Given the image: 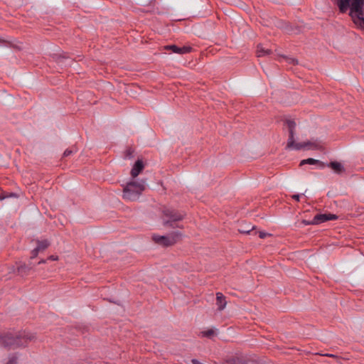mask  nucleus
Listing matches in <instances>:
<instances>
[{
	"instance_id": "9b49d317",
	"label": "nucleus",
	"mask_w": 364,
	"mask_h": 364,
	"mask_svg": "<svg viewBox=\"0 0 364 364\" xmlns=\"http://www.w3.org/2000/svg\"><path fill=\"white\" fill-rule=\"evenodd\" d=\"M144 168V164L143 162L140 160H138L134 164V166L132 167L131 170V175L133 178L136 177L139 173L143 170Z\"/></svg>"
},
{
	"instance_id": "f8f14e48",
	"label": "nucleus",
	"mask_w": 364,
	"mask_h": 364,
	"mask_svg": "<svg viewBox=\"0 0 364 364\" xmlns=\"http://www.w3.org/2000/svg\"><path fill=\"white\" fill-rule=\"evenodd\" d=\"M326 166L331 168L335 173L338 174L345 171L344 166L340 162L338 161H332L328 164L326 165Z\"/></svg>"
},
{
	"instance_id": "b1692460",
	"label": "nucleus",
	"mask_w": 364,
	"mask_h": 364,
	"mask_svg": "<svg viewBox=\"0 0 364 364\" xmlns=\"http://www.w3.org/2000/svg\"><path fill=\"white\" fill-rule=\"evenodd\" d=\"M7 364H14V361L13 360H10Z\"/></svg>"
},
{
	"instance_id": "6e6552de",
	"label": "nucleus",
	"mask_w": 364,
	"mask_h": 364,
	"mask_svg": "<svg viewBox=\"0 0 364 364\" xmlns=\"http://www.w3.org/2000/svg\"><path fill=\"white\" fill-rule=\"evenodd\" d=\"M165 49L171 50L173 53L178 54H186L190 53L192 50V48L191 46L178 47L175 45L166 46Z\"/></svg>"
},
{
	"instance_id": "6ab92c4d",
	"label": "nucleus",
	"mask_w": 364,
	"mask_h": 364,
	"mask_svg": "<svg viewBox=\"0 0 364 364\" xmlns=\"http://www.w3.org/2000/svg\"><path fill=\"white\" fill-rule=\"evenodd\" d=\"M287 61L289 63H292V64H296L297 63V60L294 58H287Z\"/></svg>"
},
{
	"instance_id": "ddd939ff",
	"label": "nucleus",
	"mask_w": 364,
	"mask_h": 364,
	"mask_svg": "<svg viewBox=\"0 0 364 364\" xmlns=\"http://www.w3.org/2000/svg\"><path fill=\"white\" fill-rule=\"evenodd\" d=\"M271 54V50L265 48L262 45H258L257 48V57H263Z\"/></svg>"
},
{
	"instance_id": "a211bd4d",
	"label": "nucleus",
	"mask_w": 364,
	"mask_h": 364,
	"mask_svg": "<svg viewBox=\"0 0 364 364\" xmlns=\"http://www.w3.org/2000/svg\"><path fill=\"white\" fill-rule=\"evenodd\" d=\"M41 252L37 247H36L35 249H33L31 252V258L33 259L34 257H36L38 252Z\"/></svg>"
},
{
	"instance_id": "2eb2a0df",
	"label": "nucleus",
	"mask_w": 364,
	"mask_h": 364,
	"mask_svg": "<svg viewBox=\"0 0 364 364\" xmlns=\"http://www.w3.org/2000/svg\"><path fill=\"white\" fill-rule=\"evenodd\" d=\"M214 333L215 331L213 329H209L203 332V335L206 337H211Z\"/></svg>"
},
{
	"instance_id": "f257e3e1",
	"label": "nucleus",
	"mask_w": 364,
	"mask_h": 364,
	"mask_svg": "<svg viewBox=\"0 0 364 364\" xmlns=\"http://www.w3.org/2000/svg\"><path fill=\"white\" fill-rule=\"evenodd\" d=\"M341 12L344 13L348 9L349 15L355 24L364 27V0H336Z\"/></svg>"
},
{
	"instance_id": "1a4fd4ad",
	"label": "nucleus",
	"mask_w": 364,
	"mask_h": 364,
	"mask_svg": "<svg viewBox=\"0 0 364 364\" xmlns=\"http://www.w3.org/2000/svg\"><path fill=\"white\" fill-rule=\"evenodd\" d=\"M226 304L227 302L224 295L220 292H218L216 294V305L218 306V310L223 311L225 308Z\"/></svg>"
},
{
	"instance_id": "f03ea898",
	"label": "nucleus",
	"mask_w": 364,
	"mask_h": 364,
	"mask_svg": "<svg viewBox=\"0 0 364 364\" xmlns=\"http://www.w3.org/2000/svg\"><path fill=\"white\" fill-rule=\"evenodd\" d=\"M32 339L25 333H17L14 331H9L0 334V345L10 348H15L24 346L27 341Z\"/></svg>"
},
{
	"instance_id": "9d476101",
	"label": "nucleus",
	"mask_w": 364,
	"mask_h": 364,
	"mask_svg": "<svg viewBox=\"0 0 364 364\" xmlns=\"http://www.w3.org/2000/svg\"><path fill=\"white\" fill-rule=\"evenodd\" d=\"M305 164L318 165L321 168H323L324 167H326V164L323 162L312 158H309L301 161L300 166H304Z\"/></svg>"
},
{
	"instance_id": "5701e85b",
	"label": "nucleus",
	"mask_w": 364,
	"mask_h": 364,
	"mask_svg": "<svg viewBox=\"0 0 364 364\" xmlns=\"http://www.w3.org/2000/svg\"><path fill=\"white\" fill-rule=\"evenodd\" d=\"M49 259H52V260H56L57 259V257H54V256H50L49 257Z\"/></svg>"
},
{
	"instance_id": "412c9836",
	"label": "nucleus",
	"mask_w": 364,
	"mask_h": 364,
	"mask_svg": "<svg viewBox=\"0 0 364 364\" xmlns=\"http://www.w3.org/2000/svg\"><path fill=\"white\" fill-rule=\"evenodd\" d=\"M292 198L296 200V201H299V198H300V195L299 194H295V195H293L292 196Z\"/></svg>"
},
{
	"instance_id": "7ed1b4c3",
	"label": "nucleus",
	"mask_w": 364,
	"mask_h": 364,
	"mask_svg": "<svg viewBox=\"0 0 364 364\" xmlns=\"http://www.w3.org/2000/svg\"><path fill=\"white\" fill-rule=\"evenodd\" d=\"M285 125L289 130V139L287 140V149L292 150H301L303 149H310L312 143L307 141L303 143H296L294 140L296 122L293 119H287Z\"/></svg>"
},
{
	"instance_id": "4468645a",
	"label": "nucleus",
	"mask_w": 364,
	"mask_h": 364,
	"mask_svg": "<svg viewBox=\"0 0 364 364\" xmlns=\"http://www.w3.org/2000/svg\"><path fill=\"white\" fill-rule=\"evenodd\" d=\"M49 245V242L47 240L38 241L37 248L40 251L46 250Z\"/></svg>"
},
{
	"instance_id": "f3484780",
	"label": "nucleus",
	"mask_w": 364,
	"mask_h": 364,
	"mask_svg": "<svg viewBox=\"0 0 364 364\" xmlns=\"http://www.w3.org/2000/svg\"><path fill=\"white\" fill-rule=\"evenodd\" d=\"M314 218H313L312 220H302V223L304 224L305 225H316V223H314Z\"/></svg>"
},
{
	"instance_id": "39448f33",
	"label": "nucleus",
	"mask_w": 364,
	"mask_h": 364,
	"mask_svg": "<svg viewBox=\"0 0 364 364\" xmlns=\"http://www.w3.org/2000/svg\"><path fill=\"white\" fill-rule=\"evenodd\" d=\"M181 237L180 232H173L171 234L164 236L159 235L156 234L152 235V240L156 243L164 247H168L174 245Z\"/></svg>"
},
{
	"instance_id": "dca6fc26",
	"label": "nucleus",
	"mask_w": 364,
	"mask_h": 364,
	"mask_svg": "<svg viewBox=\"0 0 364 364\" xmlns=\"http://www.w3.org/2000/svg\"><path fill=\"white\" fill-rule=\"evenodd\" d=\"M75 151H76V150L67 149L63 153V156H65V157L68 156Z\"/></svg>"
},
{
	"instance_id": "a878e982",
	"label": "nucleus",
	"mask_w": 364,
	"mask_h": 364,
	"mask_svg": "<svg viewBox=\"0 0 364 364\" xmlns=\"http://www.w3.org/2000/svg\"><path fill=\"white\" fill-rule=\"evenodd\" d=\"M4 43V41L0 38V43Z\"/></svg>"
},
{
	"instance_id": "20e7f679",
	"label": "nucleus",
	"mask_w": 364,
	"mask_h": 364,
	"mask_svg": "<svg viewBox=\"0 0 364 364\" xmlns=\"http://www.w3.org/2000/svg\"><path fill=\"white\" fill-rule=\"evenodd\" d=\"M144 189V182H129L124 188L123 198L127 200H136Z\"/></svg>"
},
{
	"instance_id": "aec40b11",
	"label": "nucleus",
	"mask_w": 364,
	"mask_h": 364,
	"mask_svg": "<svg viewBox=\"0 0 364 364\" xmlns=\"http://www.w3.org/2000/svg\"><path fill=\"white\" fill-rule=\"evenodd\" d=\"M27 269V267L26 265H21L18 267V271L19 272H23L24 269Z\"/></svg>"
},
{
	"instance_id": "0eeeda50",
	"label": "nucleus",
	"mask_w": 364,
	"mask_h": 364,
	"mask_svg": "<svg viewBox=\"0 0 364 364\" xmlns=\"http://www.w3.org/2000/svg\"><path fill=\"white\" fill-rule=\"evenodd\" d=\"M314 222L316 223V225L321 224L322 223L328 221V220H334L338 218V216L335 214L331 213H324V214H317L314 217Z\"/></svg>"
},
{
	"instance_id": "393cba45",
	"label": "nucleus",
	"mask_w": 364,
	"mask_h": 364,
	"mask_svg": "<svg viewBox=\"0 0 364 364\" xmlns=\"http://www.w3.org/2000/svg\"><path fill=\"white\" fill-rule=\"evenodd\" d=\"M45 262V260H41L38 262V264H41V263H44Z\"/></svg>"
},
{
	"instance_id": "4be33fe9",
	"label": "nucleus",
	"mask_w": 364,
	"mask_h": 364,
	"mask_svg": "<svg viewBox=\"0 0 364 364\" xmlns=\"http://www.w3.org/2000/svg\"><path fill=\"white\" fill-rule=\"evenodd\" d=\"M267 235V233L265 232H259V237L260 238H264Z\"/></svg>"
},
{
	"instance_id": "423d86ee",
	"label": "nucleus",
	"mask_w": 364,
	"mask_h": 364,
	"mask_svg": "<svg viewBox=\"0 0 364 364\" xmlns=\"http://www.w3.org/2000/svg\"><path fill=\"white\" fill-rule=\"evenodd\" d=\"M164 214L170 218V220L164 222V225H168L171 222L181 220L183 218V214L178 213L173 209H165Z\"/></svg>"
}]
</instances>
